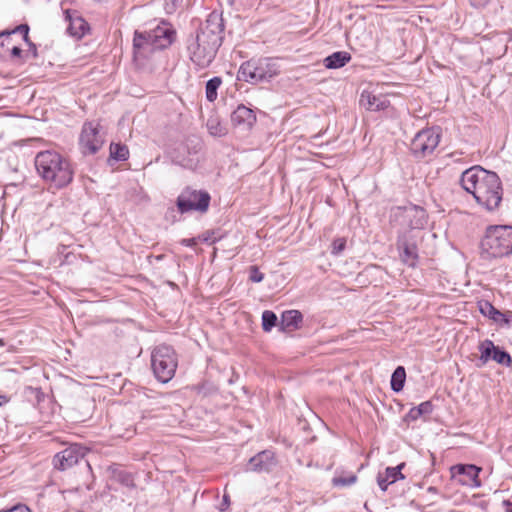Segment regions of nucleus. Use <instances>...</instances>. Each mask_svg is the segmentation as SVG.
I'll return each instance as SVG.
<instances>
[{
    "instance_id": "3c124183",
    "label": "nucleus",
    "mask_w": 512,
    "mask_h": 512,
    "mask_svg": "<svg viewBox=\"0 0 512 512\" xmlns=\"http://www.w3.org/2000/svg\"><path fill=\"white\" fill-rule=\"evenodd\" d=\"M72 254V252H67L64 256L69 257Z\"/></svg>"
},
{
    "instance_id": "39448f33",
    "label": "nucleus",
    "mask_w": 512,
    "mask_h": 512,
    "mask_svg": "<svg viewBox=\"0 0 512 512\" xmlns=\"http://www.w3.org/2000/svg\"><path fill=\"white\" fill-rule=\"evenodd\" d=\"M176 38V30L166 22L149 31H135L133 37V52L135 57H148L155 51L164 50L172 45Z\"/></svg>"
},
{
    "instance_id": "a211bd4d",
    "label": "nucleus",
    "mask_w": 512,
    "mask_h": 512,
    "mask_svg": "<svg viewBox=\"0 0 512 512\" xmlns=\"http://www.w3.org/2000/svg\"><path fill=\"white\" fill-rule=\"evenodd\" d=\"M359 104L369 111H384L390 106V101L385 95H375L370 91L363 90Z\"/></svg>"
},
{
    "instance_id": "72a5a7b5",
    "label": "nucleus",
    "mask_w": 512,
    "mask_h": 512,
    "mask_svg": "<svg viewBox=\"0 0 512 512\" xmlns=\"http://www.w3.org/2000/svg\"><path fill=\"white\" fill-rule=\"evenodd\" d=\"M347 244L345 237L335 238L331 244V253L336 255L344 251Z\"/></svg>"
},
{
    "instance_id": "de8ad7c7",
    "label": "nucleus",
    "mask_w": 512,
    "mask_h": 512,
    "mask_svg": "<svg viewBox=\"0 0 512 512\" xmlns=\"http://www.w3.org/2000/svg\"><path fill=\"white\" fill-rule=\"evenodd\" d=\"M9 39H10V38H6V37L2 38V39L0 40V47H4V45H5V44H4V41H5V40H9Z\"/></svg>"
},
{
    "instance_id": "4c0bfd02",
    "label": "nucleus",
    "mask_w": 512,
    "mask_h": 512,
    "mask_svg": "<svg viewBox=\"0 0 512 512\" xmlns=\"http://www.w3.org/2000/svg\"><path fill=\"white\" fill-rule=\"evenodd\" d=\"M0 512H31V510L27 505L18 503L9 508L0 509Z\"/></svg>"
},
{
    "instance_id": "9b49d317",
    "label": "nucleus",
    "mask_w": 512,
    "mask_h": 512,
    "mask_svg": "<svg viewBox=\"0 0 512 512\" xmlns=\"http://www.w3.org/2000/svg\"><path fill=\"white\" fill-rule=\"evenodd\" d=\"M210 200L211 197L207 191L186 188L177 197L176 206L181 214L192 210L205 212L210 205Z\"/></svg>"
},
{
    "instance_id": "2eb2a0df",
    "label": "nucleus",
    "mask_w": 512,
    "mask_h": 512,
    "mask_svg": "<svg viewBox=\"0 0 512 512\" xmlns=\"http://www.w3.org/2000/svg\"><path fill=\"white\" fill-rule=\"evenodd\" d=\"M277 465L274 452L271 450H264L250 458L245 470L257 473H269Z\"/></svg>"
},
{
    "instance_id": "0eeeda50",
    "label": "nucleus",
    "mask_w": 512,
    "mask_h": 512,
    "mask_svg": "<svg viewBox=\"0 0 512 512\" xmlns=\"http://www.w3.org/2000/svg\"><path fill=\"white\" fill-rule=\"evenodd\" d=\"M486 256H509L512 253V227H490L481 241Z\"/></svg>"
},
{
    "instance_id": "6ab92c4d",
    "label": "nucleus",
    "mask_w": 512,
    "mask_h": 512,
    "mask_svg": "<svg viewBox=\"0 0 512 512\" xmlns=\"http://www.w3.org/2000/svg\"><path fill=\"white\" fill-rule=\"evenodd\" d=\"M405 463H401L396 467H387L383 473H378L377 483L382 491H386L390 484L395 483L399 479H404L401 473Z\"/></svg>"
},
{
    "instance_id": "37998d69",
    "label": "nucleus",
    "mask_w": 512,
    "mask_h": 512,
    "mask_svg": "<svg viewBox=\"0 0 512 512\" xmlns=\"http://www.w3.org/2000/svg\"><path fill=\"white\" fill-rule=\"evenodd\" d=\"M489 0H470V3L475 8H482L488 4Z\"/></svg>"
},
{
    "instance_id": "a19ab883",
    "label": "nucleus",
    "mask_w": 512,
    "mask_h": 512,
    "mask_svg": "<svg viewBox=\"0 0 512 512\" xmlns=\"http://www.w3.org/2000/svg\"><path fill=\"white\" fill-rule=\"evenodd\" d=\"M229 505H230V498H229V496L227 494H224L222 502H221V504L219 506V510L221 512H224V511H226L228 509Z\"/></svg>"
},
{
    "instance_id": "4be33fe9",
    "label": "nucleus",
    "mask_w": 512,
    "mask_h": 512,
    "mask_svg": "<svg viewBox=\"0 0 512 512\" xmlns=\"http://www.w3.org/2000/svg\"><path fill=\"white\" fill-rule=\"evenodd\" d=\"M303 316L298 310H287L281 315V321L279 323L282 331H293L297 329L302 322Z\"/></svg>"
},
{
    "instance_id": "4468645a",
    "label": "nucleus",
    "mask_w": 512,
    "mask_h": 512,
    "mask_svg": "<svg viewBox=\"0 0 512 512\" xmlns=\"http://www.w3.org/2000/svg\"><path fill=\"white\" fill-rule=\"evenodd\" d=\"M86 448L78 444L70 445L54 456L55 468L66 470L76 465L86 455Z\"/></svg>"
},
{
    "instance_id": "ea45409f",
    "label": "nucleus",
    "mask_w": 512,
    "mask_h": 512,
    "mask_svg": "<svg viewBox=\"0 0 512 512\" xmlns=\"http://www.w3.org/2000/svg\"><path fill=\"white\" fill-rule=\"evenodd\" d=\"M500 325L512 327V311H507L503 314V320Z\"/></svg>"
},
{
    "instance_id": "7ed1b4c3",
    "label": "nucleus",
    "mask_w": 512,
    "mask_h": 512,
    "mask_svg": "<svg viewBox=\"0 0 512 512\" xmlns=\"http://www.w3.org/2000/svg\"><path fill=\"white\" fill-rule=\"evenodd\" d=\"M391 222L403 228L410 229L399 234L397 250L399 256H418V236L413 230H422L428 223L426 210L418 205L409 203L405 206H397L391 210Z\"/></svg>"
},
{
    "instance_id": "603ef678",
    "label": "nucleus",
    "mask_w": 512,
    "mask_h": 512,
    "mask_svg": "<svg viewBox=\"0 0 512 512\" xmlns=\"http://www.w3.org/2000/svg\"><path fill=\"white\" fill-rule=\"evenodd\" d=\"M409 259H410V258H405V259H404V260H405V263H408V260H409Z\"/></svg>"
},
{
    "instance_id": "e433bc0d",
    "label": "nucleus",
    "mask_w": 512,
    "mask_h": 512,
    "mask_svg": "<svg viewBox=\"0 0 512 512\" xmlns=\"http://www.w3.org/2000/svg\"><path fill=\"white\" fill-rule=\"evenodd\" d=\"M418 411L421 416H427L430 415L433 412L434 406L431 401H425L419 404Z\"/></svg>"
},
{
    "instance_id": "5701e85b",
    "label": "nucleus",
    "mask_w": 512,
    "mask_h": 512,
    "mask_svg": "<svg viewBox=\"0 0 512 512\" xmlns=\"http://www.w3.org/2000/svg\"><path fill=\"white\" fill-rule=\"evenodd\" d=\"M352 59L349 52L336 51L324 58L323 64L327 69H339L344 67Z\"/></svg>"
},
{
    "instance_id": "9d476101",
    "label": "nucleus",
    "mask_w": 512,
    "mask_h": 512,
    "mask_svg": "<svg viewBox=\"0 0 512 512\" xmlns=\"http://www.w3.org/2000/svg\"><path fill=\"white\" fill-rule=\"evenodd\" d=\"M439 128H427L419 131L411 141L410 151L417 159L431 155L440 142Z\"/></svg>"
},
{
    "instance_id": "423d86ee",
    "label": "nucleus",
    "mask_w": 512,
    "mask_h": 512,
    "mask_svg": "<svg viewBox=\"0 0 512 512\" xmlns=\"http://www.w3.org/2000/svg\"><path fill=\"white\" fill-rule=\"evenodd\" d=\"M280 70L278 58H251L241 64L237 78L250 84L269 82L280 73Z\"/></svg>"
},
{
    "instance_id": "2f4dec72",
    "label": "nucleus",
    "mask_w": 512,
    "mask_h": 512,
    "mask_svg": "<svg viewBox=\"0 0 512 512\" xmlns=\"http://www.w3.org/2000/svg\"><path fill=\"white\" fill-rule=\"evenodd\" d=\"M357 481V476L354 473H350L348 475H336L332 479V484L335 487H347L351 486Z\"/></svg>"
},
{
    "instance_id": "58836bf2",
    "label": "nucleus",
    "mask_w": 512,
    "mask_h": 512,
    "mask_svg": "<svg viewBox=\"0 0 512 512\" xmlns=\"http://www.w3.org/2000/svg\"><path fill=\"white\" fill-rule=\"evenodd\" d=\"M421 417L419 411H418V407H412L409 412L407 413L406 415V418L410 421H416L417 419H419Z\"/></svg>"
},
{
    "instance_id": "f257e3e1",
    "label": "nucleus",
    "mask_w": 512,
    "mask_h": 512,
    "mask_svg": "<svg viewBox=\"0 0 512 512\" xmlns=\"http://www.w3.org/2000/svg\"><path fill=\"white\" fill-rule=\"evenodd\" d=\"M225 24L222 13L212 11L185 41L189 60L196 70L208 68L215 60L224 40Z\"/></svg>"
},
{
    "instance_id": "aec40b11",
    "label": "nucleus",
    "mask_w": 512,
    "mask_h": 512,
    "mask_svg": "<svg viewBox=\"0 0 512 512\" xmlns=\"http://www.w3.org/2000/svg\"><path fill=\"white\" fill-rule=\"evenodd\" d=\"M222 238L220 231H205L196 238L188 240V245H197L198 243L206 244L207 247L211 248V251H205L201 249V252L210 254V256H216L217 248L213 245Z\"/></svg>"
},
{
    "instance_id": "412c9836",
    "label": "nucleus",
    "mask_w": 512,
    "mask_h": 512,
    "mask_svg": "<svg viewBox=\"0 0 512 512\" xmlns=\"http://www.w3.org/2000/svg\"><path fill=\"white\" fill-rule=\"evenodd\" d=\"M107 471L112 480L128 488L135 487L133 474L123 469L120 465L113 464L108 467Z\"/></svg>"
},
{
    "instance_id": "20e7f679",
    "label": "nucleus",
    "mask_w": 512,
    "mask_h": 512,
    "mask_svg": "<svg viewBox=\"0 0 512 512\" xmlns=\"http://www.w3.org/2000/svg\"><path fill=\"white\" fill-rule=\"evenodd\" d=\"M34 164L38 176L50 188L60 190L73 181L74 169L70 160L55 150L38 152Z\"/></svg>"
},
{
    "instance_id": "f704fd0d",
    "label": "nucleus",
    "mask_w": 512,
    "mask_h": 512,
    "mask_svg": "<svg viewBox=\"0 0 512 512\" xmlns=\"http://www.w3.org/2000/svg\"><path fill=\"white\" fill-rule=\"evenodd\" d=\"M264 279V274L259 271L258 267L253 265L249 268V280L254 283H259Z\"/></svg>"
},
{
    "instance_id": "c03bdc74",
    "label": "nucleus",
    "mask_w": 512,
    "mask_h": 512,
    "mask_svg": "<svg viewBox=\"0 0 512 512\" xmlns=\"http://www.w3.org/2000/svg\"><path fill=\"white\" fill-rule=\"evenodd\" d=\"M11 56L14 58H20L22 56L23 50L19 46H14L10 50Z\"/></svg>"
},
{
    "instance_id": "bb28decb",
    "label": "nucleus",
    "mask_w": 512,
    "mask_h": 512,
    "mask_svg": "<svg viewBox=\"0 0 512 512\" xmlns=\"http://www.w3.org/2000/svg\"><path fill=\"white\" fill-rule=\"evenodd\" d=\"M222 84V78L214 76L206 82L205 97L208 102H214L218 97V89Z\"/></svg>"
},
{
    "instance_id": "7c9ffc66",
    "label": "nucleus",
    "mask_w": 512,
    "mask_h": 512,
    "mask_svg": "<svg viewBox=\"0 0 512 512\" xmlns=\"http://www.w3.org/2000/svg\"><path fill=\"white\" fill-rule=\"evenodd\" d=\"M491 360L496 363L509 367L512 364V358L510 354L501 349L499 346H495Z\"/></svg>"
},
{
    "instance_id": "a18cd8bd",
    "label": "nucleus",
    "mask_w": 512,
    "mask_h": 512,
    "mask_svg": "<svg viewBox=\"0 0 512 512\" xmlns=\"http://www.w3.org/2000/svg\"><path fill=\"white\" fill-rule=\"evenodd\" d=\"M502 505L505 508V512H512V501L507 499L502 502Z\"/></svg>"
},
{
    "instance_id": "a878e982",
    "label": "nucleus",
    "mask_w": 512,
    "mask_h": 512,
    "mask_svg": "<svg viewBox=\"0 0 512 512\" xmlns=\"http://www.w3.org/2000/svg\"><path fill=\"white\" fill-rule=\"evenodd\" d=\"M478 349L480 351V357H479V363H477L478 367H482L488 363V361L491 360L493 351L495 349L494 343L486 339L482 342H480Z\"/></svg>"
},
{
    "instance_id": "393cba45",
    "label": "nucleus",
    "mask_w": 512,
    "mask_h": 512,
    "mask_svg": "<svg viewBox=\"0 0 512 512\" xmlns=\"http://www.w3.org/2000/svg\"><path fill=\"white\" fill-rule=\"evenodd\" d=\"M479 311L480 313L488 317L489 319L493 320L497 324H501V321L503 320V312L496 309L489 301H480L478 303Z\"/></svg>"
},
{
    "instance_id": "09e8293b",
    "label": "nucleus",
    "mask_w": 512,
    "mask_h": 512,
    "mask_svg": "<svg viewBox=\"0 0 512 512\" xmlns=\"http://www.w3.org/2000/svg\"><path fill=\"white\" fill-rule=\"evenodd\" d=\"M227 4L229 6H233L234 5V0H226Z\"/></svg>"
},
{
    "instance_id": "c9c22d12",
    "label": "nucleus",
    "mask_w": 512,
    "mask_h": 512,
    "mask_svg": "<svg viewBox=\"0 0 512 512\" xmlns=\"http://www.w3.org/2000/svg\"><path fill=\"white\" fill-rule=\"evenodd\" d=\"M183 0H164V9L167 14H173L181 6Z\"/></svg>"
},
{
    "instance_id": "49530a36",
    "label": "nucleus",
    "mask_w": 512,
    "mask_h": 512,
    "mask_svg": "<svg viewBox=\"0 0 512 512\" xmlns=\"http://www.w3.org/2000/svg\"><path fill=\"white\" fill-rule=\"evenodd\" d=\"M7 402H9V397L6 395H0V407Z\"/></svg>"
},
{
    "instance_id": "c756f323",
    "label": "nucleus",
    "mask_w": 512,
    "mask_h": 512,
    "mask_svg": "<svg viewBox=\"0 0 512 512\" xmlns=\"http://www.w3.org/2000/svg\"><path fill=\"white\" fill-rule=\"evenodd\" d=\"M29 30H30V28H29L28 24H26V23L20 24V25L16 26L12 30H3V31H1L0 32V40L2 38H4V37L10 38V36L12 34L20 33L23 36V40L25 42H28V40L30 39L29 38Z\"/></svg>"
},
{
    "instance_id": "f3484780",
    "label": "nucleus",
    "mask_w": 512,
    "mask_h": 512,
    "mask_svg": "<svg viewBox=\"0 0 512 512\" xmlns=\"http://www.w3.org/2000/svg\"><path fill=\"white\" fill-rule=\"evenodd\" d=\"M65 20L68 22L67 33L73 37L81 38L88 30V23L76 10L65 9Z\"/></svg>"
},
{
    "instance_id": "ddd939ff",
    "label": "nucleus",
    "mask_w": 512,
    "mask_h": 512,
    "mask_svg": "<svg viewBox=\"0 0 512 512\" xmlns=\"http://www.w3.org/2000/svg\"><path fill=\"white\" fill-rule=\"evenodd\" d=\"M481 468L473 464H457L451 467V475L454 481L468 487H480L479 473Z\"/></svg>"
},
{
    "instance_id": "473e14b6",
    "label": "nucleus",
    "mask_w": 512,
    "mask_h": 512,
    "mask_svg": "<svg viewBox=\"0 0 512 512\" xmlns=\"http://www.w3.org/2000/svg\"><path fill=\"white\" fill-rule=\"evenodd\" d=\"M277 316L273 311L265 310L262 313V328L265 332H270L277 325Z\"/></svg>"
},
{
    "instance_id": "f03ea898",
    "label": "nucleus",
    "mask_w": 512,
    "mask_h": 512,
    "mask_svg": "<svg viewBox=\"0 0 512 512\" xmlns=\"http://www.w3.org/2000/svg\"><path fill=\"white\" fill-rule=\"evenodd\" d=\"M460 184L467 193L473 195L479 205L488 211L496 210L502 201L503 189L499 176L479 165L463 171Z\"/></svg>"
},
{
    "instance_id": "c85d7f7f",
    "label": "nucleus",
    "mask_w": 512,
    "mask_h": 512,
    "mask_svg": "<svg viewBox=\"0 0 512 512\" xmlns=\"http://www.w3.org/2000/svg\"><path fill=\"white\" fill-rule=\"evenodd\" d=\"M207 129L212 136L222 137L227 134V129L221 124L216 117H211L207 120Z\"/></svg>"
},
{
    "instance_id": "6e6552de",
    "label": "nucleus",
    "mask_w": 512,
    "mask_h": 512,
    "mask_svg": "<svg viewBox=\"0 0 512 512\" xmlns=\"http://www.w3.org/2000/svg\"><path fill=\"white\" fill-rule=\"evenodd\" d=\"M151 366L158 381L169 382L177 368V358L171 346L162 344L154 348L151 354Z\"/></svg>"
},
{
    "instance_id": "b1692460",
    "label": "nucleus",
    "mask_w": 512,
    "mask_h": 512,
    "mask_svg": "<svg viewBox=\"0 0 512 512\" xmlns=\"http://www.w3.org/2000/svg\"><path fill=\"white\" fill-rule=\"evenodd\" d=\"M129 157V149L123 143H111L108 163L126 161Z\"/></svg>"
},
{
    "instance_id": "79ce46f5",
    "label": "nucleus",
    "mask_w": 512,
    "mask_h": 512,
    "mask_svg": "<svg viewBox=\"0 0 512 512\" xmlns=\"http://www.w3.org/2000/svg\"><path fill=\"white\" fill-rule=\"evenodd\" d=\"M25 43L29 46L28 52L32 54L33 58H36L38 56L36 45L30 39Z\"/></svg>"
},
{
    "instance_id": "cd10ccee",
    "label": "nucleus",
    "mask_w": 512,
    "mask_h": 512,
    "mask_svg": "<svg viewBox=\"0 0 512 512\" xmlns=\"http://www.w3.org/2000/svg\"><path fill=\"white\" fill-rule=\"evenodd\" d=\"M406 380V371L403 366H398L392 373L390 385L394 392L402 391Z\"/></svg>"
},
{
    "instance_id": "dca6fc26",
    "label": "nucleus",
    "mask_w": 512,
    "mask_h": 512,
    "mask_svg": "<svg viewBox=\"0 0 512 512\" xmlns=\"http://www.w3.org/2000/svg\"><path fill=\"white\" fill-rule=\"evenodd\" d=\"M255 111L244 104H239L231 114V122L242 130H250L256 123Z\"/></svg>"
},
{
    "instance_id": "1a4fd4ad",
    "label": "nucleus",
    "mask_w": 512,
    "mask_h": 512,
    "mask_svg": "<svg viewBox=\"0 0 512 512\" xmlns=\"http://www.w3.org/2000/svg\"><path fill=\"white\" fill-rule=\"evenodd\" d=\"M201 149L202 143L198 138H188L171 152V160L176 165L194 171L201 161Z\"/></svg>"
},
{
    "instance_id": "f8f14e48",
    "label": "nucleus",
    "mask_w": 512,
    "mask_h": 512,
    "mask_svg": "<svg viewBox=\"0 0 512 512\" xmlns=\"http://www.w3.org/2000/svg\"><path fill=\"white\" fill-rule=\"evenodd\" d=\"M104 141V136L99 129V125H94L93 123L84 124L79 139L84 155L97 153L103 146Z\"/></svg>"
},
{
    "instance_id": "8fccbe9b",
    "label": "nucleus",
    "mask_w": 512,
    "mask_h": 512,
    "mask_svg": "<svg viewBox=\"0 0 512 512\" xmlns=\"http://www.w3.org/2000/svg\"><path fill=\"white\" fill-rule=\"evenodd\" d=\"M174 212H175L174 208H171V209L168 211V213H174Z\"/></svg>"
}]
</instances>
